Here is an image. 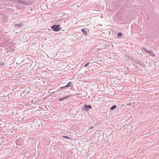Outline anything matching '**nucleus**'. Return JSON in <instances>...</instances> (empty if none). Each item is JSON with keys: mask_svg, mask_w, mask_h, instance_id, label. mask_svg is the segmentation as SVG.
Listing matches in <instances>:
<instances>
[{"mask_svg": "<svg viewBox=\"0 0 159 159\" xmlns=\"http://www.w3.org/2000/svg\"><path fill=\"white\" fill-rule=\"evenodd\" d=\"M92 108V107L90 105L84 104L82 108V110L83 111H87L90 109Z\"/></svg>", "mask_w": 159, "mask_h": 159, "instance_id": "nucleus-1", "label": "nucleus"}, {"mask_svg": "<svg viewBox=\"0 0 159 159\" xmlns=\"http://www.w3.org/2000/svg\"><path fill=\"white\" fill-rule=\"evenodd\" d=\"M51 28L53 29V30L55 31H58L61 30V28H60V26L59 25H55L53 26H52Z\"/></svg>", "mask_w": 159, "mask_h": 159, "instance_id": "nucleus-2", "label": "nucleus"}, {"mask_svg": "<svg viewBox=\"0 0 159 159\" xmlns=\"http://www.w3.org/2000/svg\"><path fill=\"white\" fill-rule=\"evenodd\" d=\"M72 85H73V84H72V82H70L69 83H68L67 84H66V85L63 86L59 88V89H63L65 88H68L70 86H72Z\"/></svg>", "mask_w": 159, "mask_h": 159, "instance_id": "nucleus-3", "label": "nucleus"}, {"mask_svg": "<svg viewBox=\"0 0 159 159\" xmlns=\"http://www.w3.org/2000/svg\"><path fill=\"white\" fill-rule=\"evenodd\" d=\"M81 31L83 32L84 35L87 36L88 35V32L89 31L87 29H81Z\"/></svg>", "mask_w": 159, "mask_h": 159, "instance_id": "nucleus-4", "label": "nucleus"}, {"mask_svg": "<svg viewBox=\"0 0 159 159\" xmlns=\"http://www.w3.org/2000/svg\"><path fill=\"white\" fill-rule=\"evenodd\" d=\"M71 96H72V95H71L67 96L66 97H64L63 98H59V100L60 101H62L63 100L65 99H66V98H68L69 97H71Z\"/></svg>", "mask_w": 159, "mask_h": 159, "instance_id": "nucleus-5", "label": "nucleus"}, {"mask_svg": "<svg viewBox=\"0 0 159 159\" xmlns=\"http://www.w3.org/2000/svg\"><path fill=\"white\" fill-rule=\"evenodd\" d=\"M17 2L19 3H22L23 4H24L25 5H27V2L26 1H24L22 0H18Z\"/></svg>", "mask_w": 159, "mask_h": 159, "instance_id": "nucleus-6", "label": "nucleus"}, {"mask_svg": "<svg viewBox=\"0 0 159 159\" xmlns=\"http://www.w3.org/2000/svg\"><path fill=\"white\" fill-rule=\"evenodd\" d=\"M148 53L149 54L150 56H152L154 57H155V55L154 53L153 52H152V51H149V52H148Z\"/></svg>", "mask_w": 159, "mask_h": 159, "instance_id": "nucleus-7", "label": "nucleus"}, {"mask_svg": "<svg viewBox=\"0 0 159 159\" xmlns=\"http://www.w3.org/2000/svg\"><path fill=\"white\" fill-rule=\"evenodd\" d=\"M22 25V23L15 24L14 25V26L15 27H20Z\"/></svg>", "mask_w": 159, "mask_h": 159, "instance_id": "nucleus-8", "label": "nucleus"}, {"mask_svg": "<svg viewBox=\"0 0 159 159\" xmlns=\"http://www.w3.org/2000/svg\"><path fill=\"white\" fill-rule=\"evenodd\" d=\"M116 107V105H114L112 106L111 108L110 109L111 110H113L115 109Z\"/></svg>", "mask_w": 159, "mask_h": 159, "instance_id": "nucleus-9", "label": "nucleus"}, {"mask_svg": "<svg viewBox=\"0 0 159 159\" xmlns=\"http://www.w3.org/2000/svg\"><path fill=\"white\" fill-rule=\"evenodd\" d=\"M122 35V34L121 33H118L117 34L118 37H120Z\"/></svg>", "mask_w": 159, "mask_h": 159, "instance_id": "nucleus-10", "label": "nucleus"}, {"mask_svg": "<svg viewBox=\"0 0 159 159\" xmlns=\"http://www.w3.org/2000/svg\"><path fill=\"white\" fill-rule=\"evenodd\" d=\"M58 91L59 92H60V90H57V91H54V92H51V94H50V95H52L54 93H55L56 92H58Z\"/></svg>", "mask_w": 159, "mask_h": 159, "instance_id": "nucleus-11", "label": "nucleus"}, {"mask_svg": "<svg viewBox=\"0 0 159 159\" xmlns=\"http://www.w3.org/2000/svg\"><path fill=\"white\" fill-rule=\"evenodd\" d=\"M90 64L89 62H88L87 63H86L84 66V67H85L87 66Z\"/></svg>", "mask_w": 159, "mask_h": 159, "instance_id": "nucleus-12", "label": "nucleus"}, {"mask_svg": "<svg viewBox=\"0 0 159 159\" xmlns=\"http://www.w3.org/2000/svg\"><path fill=\"white\" fill-rule=\"evenodd\" d=\"M63 137L64 138H66V139H71L70 138H69L68 136H63Z\"/></svg>", "mask_w": 159, "mask_h": 159, "instance_id": "nucleus-13", "label": "nucleus"}, {"mask_svg": "<svg viewBox=\"0 0 159 159\" xmlns=\"http://www.w3.org/2000/svg\"><path fill=\"white\" fill-rule=\"evenodd\" d=\"M144 50L145 51V52H147L148 53V52H149V50H147L146 49H144Z\"/></svg>", "mask_w": 159, "mask_h": 159, "instance_id": "nucleus-14", "label": "nucleus"}, {"mask_svg": "<svg viewBox=\"0 0 159 159\" xmlns=\"http://www.w3.org/2000/svg\"><path fill=\"white\" fill-rule=\"evenodd\" d=\"M131 105H132V103H129L126 104V105L128 106H130Z\"/></svg>", "mask_w": 159, "mask_h": 159, "instance_id": "nucleus-15", "label": "nucleus"}, {"mask_svg": "<svg viewBox=\"0 0 159 159\" xmlns=\"http://www.w3.org/2000/svg\"><path fill=\"white\" fill-rule=\"evenodd\" d=\"M4 64L3 62H2L0 64V65L1 66H3Z\"/></svg>", "mask_w": 159, "mask_h": 159, "instance_id": "nucleus-16", "label": "nucleus"}, {"mask_svg": "<svg viewBox=\"0 0 159 159\" xmlns=\"http://www.w3.org/2000/svg\"><path fill=\"white\" fill-rule=\"evenodd\" d=\"M57 93H59V94H61V91H60V92L58 91V92H57Z\"/></svg>", "mask_w": 159, "mask_h": 159, "instance_id": "nucleus-17", "label": "nucleus"}, {"mask_svg": "<svg viewBox=\"0 0 159 159\" xmlns=\"http://www.w3.org/2000/svg\"><path fill=\"white\" fill-rule=\"evenodd\" d=\"M92 128H92V127H91V128H89V129H92Z\"/></svg>", "mask_w": 159, "mask_h": 159, "instance_id": "nucleus-18", "label": "nucleus"}, {"mask_svg": "<svg viewBox=\"0 0 159 159\" xmlns=\"http://www.w3.org/2000/svg\"><path fill=\"white\" fill-rule=\"evenodd\" d=\"M53 90V89H51V90Z\"/></svg>", "mask_w": 159, "mask_h": 159, "instance_id": "nucleus-19", "label": "nucleus"}]
</instances>
